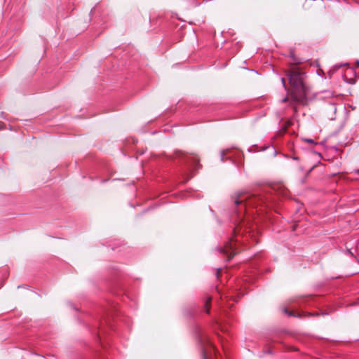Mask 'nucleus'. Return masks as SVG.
Returning <instances> with one entry per match:
<instances>
[{
  "label": "nucleus",
  "instance_id": "f257e3e1",
  "mask_svg": "<svg viewBox=\"0 0 359 359\" xmlns=\"http://www.w3.org/2000/svg\"><path fill=\"white\" fill-rule=\"evenodd\" d=\"M290 57L292 62L285 73L291 86L292 93L297 99L304 98L307 92V86L305 83L306 75L305 72L297 66V65L303 63L304 60L302 58L296 57L292 51L290 52Z\"/></svg>",
  "mask_w": 359,
  "mask_h": 359
},
{
  "label": "nucleus",
  "instance_id": "20e7f679",
  "mask_svg": "<svg viewBox=\"0 0 359 359\" xmlns=\"http://www.w3.org/2000/svg\"><path fill=\"white\" fill-rule=\"evenodd\" d=\"M233 238H231V241L225 245V247H219L217 248V250L221 253L224 254L227 257L226 261L229 262L237 253L236 250V248L232 244Z\"/></svg>",
  "mask_w": 359,
  "mask_h": 359
},
{
  "label": "nucleus",
  "instance_id": "ddd939ff",
  "mask_svg": "<svg viewBox=\"0 0 359 359\" xmlns=\"http://www.w3.org/2000/svg\"><path fill=\"white\" fill-rule=\"evenodd\" d=\"M346 252H347L348 254H349L350 255L353 256V253L351 251V250H350V249H347V250H346Z\"/></svg>",
  "mask_w": 359,
  "mask_h": 359
},
{
  "label": "nucleus",
  "instance_id": "7ed1b4c3",
  "mask_svg": "<svg viewBox=\"0 0 359 359\" xmlns=\"http://www.w3.org/2000/svg\"><path fill=\"white\" fill-rule=\"evenodd\" d=\"M258 201H264V198L261 196H250L249 197H245V193L244 192H240L237 194L235 196L234 198V203L236 205H241V208L239 209V212L242 211L243 210H245V207L247 205V203L248 205H254Z\"/></svg>",
  "mask_w": 359,
  "mask_h": 359
},
{
  "label": "nucleus",
  "instance_id": "0eeeda50",
  "mask_svg": "<svg viewBox=\"0 0 359 359\" xmlns=\"http://www.w3.org/2000/svg\"><path fill=\"white\" fill-rule=\"evenodd\" d=\"M226 155V151L225 150H222L220 153V157H221V160L222 161H224V156Z\"/></svg>",
  "mask_w": 359,
  "mask_h": 359
},
{
  "label": "nucleus",
  "instance_id": "a211bd4d",
  "mask_svg": "<svg viewBox=\"0 0 359 359\" xmlns=\"http://www.w3.org/2000/svg\"><path fill=\"white\" fill-rule=\"evenodd\" d=\"M286 101H287V98L286 97L283 100V102H286Z\"/></svg>",
  "mask_w": 359,
  "mask_h": 359
},
{
  "label": "nucleus",
  "instance_id": "2eb2a0df",
  "mask_svg": "<svg viewBox=\"0 0 359 359\" xmlns=\"http://www.w3.org/2000/svg\"><path fill=\"white\" fill-rule=\"evenodd\" d=\"M329 118L331 119V120H334L335 118H334V116H330Z\"/></svg>",
  "mask_w": 359,
  "mask_h": 359
},
{
  "label": "nucleus",
  "instance_id": "9b49d317",
  "mask_svg": "<svg viewBox=\"0 0 359 359\" xmlns=\"http://www.w3.org/2000/svg\"><path fill=\"white\" fill-rule=\"evenodd\" d=\"M281 82H282L283 86L285 88V89H287L285 80L284 78H281Z\"/></svg>",
  "mask_w": 359,
  "mask_h": 359
},
{
  "label": "nucleus",
  "instance_id": "f03ea898",
  "mask_svg": "<svg viewBox=\"0 0 359 359\" xmlns=\"http://www.w3.org/2000/svg\"><path fill=\"white\" fill-rule=\"evenodd\" d=\"M175 159H178L179 163L183 164L186 168L185 174L187 175V180L192 177L191 172L200 168L199 159L196 156L188 154L183 151H177L175 154Z\"/></svg>",
  "mask_w": 359,
  "mask_h": 359
},
{
  "label": "nucleus",
  "instance_id": "423d86ee",
  "mask_svg": "<svg viewBox=\"0 0 359 359\" xmlns=\"http://www.w3.org/2000/svg\"><path fill=\"white\" fill-rule=\"evenodd\" d=\"M210 302H211V299H210V298H208V299L206 300V302H205V307H206V312H207V313H209V307H208V306H210Z\"/></svg>",
  "mask_w": 359,
  "mask_h": 359
},
{
  "label": "nucleus",
  "instance_id": "39448f33",
  "mask_svg": "<svg viewBox=\"0 0 359 359\" xmlns=\"http://www.w3.org/2000/svg\"><path fill=\"white\" fill-rule=\"evenodd\" d=\"M326 110L333 111L334 113L337 111V107L334 103H329L326 107Z\"/></svg>",
  "mask_w": 359,
  "mask_h": 359
},
{
  "label": "nucleus",
  "instance_id": "1a4fd4ad",
  "mask_svg": "<svg viewBox=\"0 0 359 359\" xmlns=\"http://www.w3.org/2000/svg\"><path fill=\"white\" fill-rule=\"evenodd\" d=\"M304 141L314 144H318L317 142H315L314 140L312 139H305Z\"/></svg>",
  "mask_w": 359,
  "mask_h": 359
},
{
  "label": "nucleus",
  "instance_id": "6e6552de",
  "mask_svg": "<svg viewBox=\"0 0 359 359\" xmlns=\"http://www.w3.org/2000/svg\"><path fill=\"white\" fill-rule=\"evenodd\" d=\"M201 354H202V358H203V359H208V358H207L206 352H205V349H204V348H202V350H201Z\"/></svg>",
  "mask_w": 359,
  "mask_h": 359
},
{
  "label": "nucleus",
  "instance_id": "f8f14e48",
  "mask_svg": "<svg viewBox=\"0 0 359 359\" xmlns=\"http://www.w3.org/2000/svg\"><path fill=\"white\" fill-rule=\"evenodd\" d=\"M5 127V123L0 122V130L4 129Z\"/></svg>",
  "mask_w": 359,
  "mask_h": 359
},
{
  "label": "nucleus",
  "instance_id": "f3484780",
  "mask_svg": "<svg viewBox=\"0 0 359 359\" xmlns=\"http://www.w3.org/2000/svg\"><path fill=\"white\" fill-rule=\"evenodd\" d=\"M266 353H271V351L270 350H268V351H266Z\"/></svg>",
  "mask_w": 359,
  "mask_h": 359
},
{
  "label": "nucleus",
  "instance_id": "9d476101",
  "mask_svg": "<svg viewBox=\"0 0 359 359\" xmlns=\"http://www.w3.org/2000/svg\"><path fill=\"white\" fill-rule=\"evenodd\" d=\"M284 312L290 316H293L292 312L288 311L287 309H284Z\"/></svg>",
  "mask_w": 359,
  "mask_h": 359
},
{
  "label": "nucleus",
  "instance_id": "6ab92c4d",
  "mask_svg": "<svg viewBox=\"0 0 359 359\" xmlns=\"http://www.w3.org/2000/svg\"><path fill=\"white\" fill-rule=\"evenodd\" d=\"M219 271H220V269H218V271H217V275L219 274Z\"/></svg>",
  "mask_w": 359,
  "mask_h": 359
},
{
  "label": "nucleus",
  "instance_id": "dca6fc26",
  "mask_svg": "<svg viewBox=\"0 0 359 359\" xmlns=\"http://www.w3.org/2000/svg\"><path fill=\"white\" fill-rule=\"evenodd\" d=\"M344 65L341 64V65H337L336 67L337 68H339L341 67H342Z\"/></svg>",
  "mask_w": 359,
  "mask_h": 359
},
{
  "label": "nucleus",
  "instance_id": "4468645a",
  "mask_svg": "<svg viewBox=\"0 0 359 359\" xmlns=\"http://www.w3.org/2000/svg\"><path fill=\"white\" fill-rule=\"evenodd\" d=\"M1 117L3 118H6L4 112H1Z\"/></svg>",
  "mask_w": 359,
  "mask_h": 359
}]
</instances>
